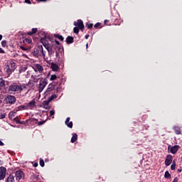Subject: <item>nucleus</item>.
I'll use <instances>...</instances> for the list:
<instances>
[{
    "label": "nucleus",
    "instance_id": "obj_1",
    "mask_svg": "<svg viewBox=\"0 0 182 182\" xmlns=\"http://www.w3.org/2000/svg\"><path fill=\"white\" fill-rule=\"evenodd\" d=\"M15 69H16V64L12 60L8 61L4 65V70L8 76H11L15 72Z\"/></svg>",
    "mask_w": 182,
    "mask_h": 182
},
{
    "label": "nucleus",
    "instance_id": "obj_2",
    "mask_svg": "<svg viewBox=\"0 0 182 182\" xmlns=\"http://www.w3.org/2000/svg\"><path fill=\"white\" fill-rule=\"evenodd\" d=\"M23 90V88H22V86L18 85L16 82H13L9 87V92H22Z\"/></svg>",
    "mask_w": 182,
    "mask_h": 182
},
{
    "label": "nucleus",
    "instance_id": "obj_3",
    "mask_svg": "<svg viewBox=\"0 0 182 182\" xmlns=\"http://www.w3.org/2000/svg\"><path fill=\"white\" fill-rule=\"evenodd\" d=\"M46 85H48V78H45L43 81L41 80L38 86V92L39 93H42L43 92V89L46 87Z\"/></svg>",
    "mask_w": 182,
    "mask_h": 182
},
{
    "label": "nucleus",
    "instance_id": "obj_4",
    "mask_svg": "<svg viewBox=\"0 0 182 182\" xmlns=\"http://www.w3.org/2000/svg\"><path fill=\"white\" fill-rule=\"evenodd\" d=\"M4 100L6 103L9 105H15V102H16V97H15L14 95H8Z\"/></svg>",
    "mask_w": 182,
    "mask_h": 182
},
{
    "label": "nucleus",
    "instance_id": "obj_5",
    "mask_svg": "<svg viewBox=\"0 0 182 182\" xmlns=\"http://www.w3.org/2000/svg\"><path fill=\"white\" fill-rule=\"evenodd\" d=\"M74 26L79 28L80 31H82V32H83L85 29V24L83 23V21H82L81 19H78L77 20V21H75Z\"/></svg>",
    "mask_w": 182,
    "mask_h": 182
},
{
    "label": "nucleus",
    "instance_id": "obj_6",
    "mask_svg": "<svg viewBox=\"0 0 182 182\" xmlns=\"http://www.w3.org/2000/svg\"><path fill=\"white\" fill-rule=\"evenodd\" d=\"M15 176L17 181L22 180V178H25V173L21 170L16 171Z\"/></svg>",
    "mask_w": 182,
    "mask_h": 182
},
{
    "label": "nucleus",
    "instance_id": "obj_7",
    "mask_svg": "<svg viewBox=\"0 0 182 182\" xmlns=\"http://www.w3.org/2000/svg\"><path fill=\"white\" fill-rule=\"evenodd\" d=\"M6 177V168L1 166L0 167V181L5 180Z\"/></svg>",
    "mask_w": 182,
    "mask_h": 182
},
{
    "label": "nucleus",
    "instance_id": "obj_8",
    "mask_svg": "<svg viewBox=\"0 0 182 182\" xmlns=\"http://www.w3.org/2000/svg\"><path fill=\"white\" fill-rule=\"evenodd\" d=\"M36 51L41 56H43V58H45V56H46L45 51H43V47L42 46V45L38 46Z\"/></svg>",
    "mask_w": 182,
    "mask_h": 182
},
{
    "label": "nucleus",
    "instance_id": "obj_9",
    "mask_svg": "<svg viewBox=\"0 0 182 182\" xmlns=\"http://www.w3.org/2000/svg\"><path fill=\"white\" fill-rule=\"evenodd\" d=\"M178 149H180V146L178 145H174L173 146H168V150H170L171 153L172 154H176L177 151H178Z\"/></svg>",
    "mask_w": 182,
    "mask_h": 182
},
{
    "label": "nucleus",
    "instance_id": "obj_10",
    "mask_svg": "<svg viewBox=\"0 0 182 182\" xmlns=\"http://www.w3.org/2000/svg\"><path fill=\"white\" fill-rule=\"evenodd\" d=\"M173 163V156L171 155H167L166 159L165 160V165L166 166H170Z\"/></svg>",
    "mask_w": 182,
    "mask_h": 182
},
{
    "label": "nucleus",
    "instance_id": "obj_11",
    "mask_svg": "<svg viewBox=\"0 0 182 182\" xmlns=\"http://www.w3.org/2000/svg\"><path fill=\"white\" fill-rule=\"evenodd\" d=\"M46 49L48 50L50 58H52V56L55 55V50L52 48V46H49L48 47H46Z\"/></svg>",
    "mask_w": 182,
    "mask_h": 182
},
{
    "label": "nucleus",
    "instance_id": "obj_12",
    "mask_svg": "<svg viewBox=\"0 0 182 182\" xmlns=\"http://www.w3.org/2000/svg\"><path fill=\"white\" fill-rule=\"evenodd\" d=\"M23 43L27 46V45H29V46H32V38H24L23 40Z\"/></svg>",
    "mask_w": 182,
    "mask_h": 182
},
{
    "label": "nucleus",
    "instance_id": "obj_13",
    "mask_svg": "<svg viewBox=\"0 0 182 182\" xmlns=\"http://www.w3.org/2000/svg\"><path fill=\"white\" fill-rule=\"evenodd\" d=\"M36 102H35V100H31L30 102L27 104V109H30L32 110V109L35 108Z\"/></svg>",
    "mask_w": 182,
    "mask_h": 182
},
{
    "label": "nucleus",
    "instance_id": "obj_14",
    "mask_svg": "<svg viewBox=\"0 0 182 182\" xmlns=\"http://www.w3.org/2000/svg\"><path fill=\"white\" fill-rule=\"evenodd\" d=\"M65 123L66 126L69 127V129H72V127H73V122H70V117H67Z\"/></svg>",
    "mask_w": 182,
    "mask_h": 182
},
{
    "label": "nucleus",
    "instance_id": "obj_15",
    "mask_svg": "<svg viewBox=\"0 0 182 182\" xmlns=\"http://www.w3.org/2000/svg\"><path fill=\"white\" fill-rule=\"evenodd\" d=\"M41 42L42 43L44 48H48V46H50V45H49V41H48V40L45 38H41Z\"/></svg>",
    "mask_w": 182,
    "mask_h": 182
},
{
    "label": "nucleus",
    "instance_id": "obj_16",
    "mask_svg": "<svg viewBox=\"0 0 182 182\" xmlns=\"http://www.w3.org/2000/svg\"><path fill=\"white\" fill-rule=\"evenodd\" d=\"M52 90H55V85L53 83H50L45 93L48 94L49 92H52Z\"/></svg>",
    "mask_w": 182,
    "mask_h": 182
},
{
    "label": "nucleus",
    "instance_id": "obj_17",
    "mask_svg": "<svg viewBox=\"0 0 182 182\" xmlns=\"http://www.w3.org/2000/svg\"><path fill=\"white\" fill-rule=\"evenodd\" d=\"M26 123L27 124H32V123H35V124H38V119H35V118H31L29 119H27L26 121Z\"/></svg>",
    "mask_w": 182,
    "mask_h": 182
},
{
    "label": "nucleus",
    "instance_id": "obj_18",
    "mask_svg": "<svg viewBox=\"0 0 182 182\" xmlns=\"http://www.w3.org/2000/svg\"><path fill=\"white\" fill-rule=\"evenodd\" d=\"M67 45H70V43H73V42H75V38L70 36H68L66 38V41H65Z\"/></svg>",
    "mask_w": 182,
    "mask_h": 182
},
{
    "label": "nucleus",
    "instance_id": "obj_19",
    "mask_svg": "<svg viewBox=\"0 0 182 182\" xmlns=\"http://www.w3.org/2000/svg\"><path fill=\"white\" fill-rule=\"evenodd\" d=\"M51 69L53 72H58L59 70V65L55 63H51Z\"/></svg>",
    "mask_w": 182,
    "mask_h": 182
},
{
    "label": "nucleus",
    "instance_id": "obj_20",
    "mask_svg": "<svg viewBox=\"0 0 182 182\" xmlns=\"http://www.w3.org/2000/svg\"><path fill=\"white\" fill-rule=\"evenodd\" d=\"M20 48L21 50H24L25 52H28V50L32 49V46H21Z\"/></svg>",
    "mask_w": 182,
    "mask_h": 182
},
{
    "label": "nucleus",
    "instance_id": "obj_21",
    "mask_svg": "<svg viewBox=\"0 0 182 182\" xmlns=\"http://www.w3.org/2000/svg\"><path fill=\"white\" fill-rule=\"evenodd\" d=\"M6 182H15V176H14V175H12V174H10L7 177Z\"/></svg>",
    "mask_w": 182,
    "mask_h": 182
},
{
    "label": "nucleus",
    "instance_id": "obj_22",
    "mask_svg": "<svg viewBox=\"0 0 182 182\" xmlns=\"http://www.w3.org/2000/svg\"><path fill=\"white\" fill-rule=\"evenodd\" d=\"M34 68L36 69L38 72H43V67L41 64H36Z\"/></svg>",
    "mask_w": 182,
    "mask_h": 182
},
{
    "label": "nucleus",
    "instance_id": "obj_23",
    "mask_svg": "<svg viewBox=\"0 0 182 182\" xmlns=\"http://www.w3.org/2000/svg\"><path fill=\"white\" fill-rule=\"evenodd\" d=\"M173 129L174 130L176 134H181V129H180L179 127L175 126L173 127Z\"/></svg>",
    "mask_w": 182,
    "mask_h": 182
},
{
    "label": "nucleus",
    "instance_id": "obj_24",
    "mask_svg": "<svg viewBox=\"0 0 182 182\" xmlns=\"http://www.w3.org/2000/svg\"><path fill=\"white\" fill-rule=\"evenodd\" d=\"M49 103H50V101L49 100H47L43 102V106L44 109H48V106H49Z\"/></svg>",
    "mask_w": 182,
    "mask_h": 182
},
{
    "label": "nucleus",
    "instance_id": "obj_25",
    "mask_svg": "<svg viewBox=\"0 0 182 182\" xmlns=\"http://www.w3.org/2000/svg\"><path fill=\"white\" fill-rule=\"evenodd\" d=\"M77 140V134H73V136L71 138V143H75Z\"/></svg>",
    "mask_w": 182,
    "mask_h": 182
},
{
    "label": "nucleus",
    "instance_id": "obj_26",
    "mask_svg": "<svg viewBox=\"0 0 182 182\" xmlns=\"http://www.w3.org/2000/svg\"><path fill=\"white\" fill-rule=\"evenodd\" d=\"M2 87H5V80L4 78L0 77V90Z\"/></svg>",
    "mask_w": 182,
    "mask_h": 182
},
{
    "label": "nucleus",
    "instance_id": "obj_27",
    "mask_svg": "<svg viewBox=\"0 0 182 182\" xmlns=\"http://www.w3.org/2000/svg\"><path fill=\"white\" fill-rule=\"evenodd\" d=\"M38 32V28H32L31 31H29L27 33V35H29L30 36L33 35L34 33H36Z\"/></svg>",
    "mask_w": 182,
    "mask_h": 182
},
{
    "label": "nucleus",
    "instance_id": "obj_28",
    "mask_svg": "<svg viewBox=\"0 0 182 182\" xmlns=\"http://www.w3.org/2000/svg\"><path fill=\"white\" fill-rule=\"evenodd\" d=\"M16 114V112H14V111L10 112L9 114V119H10L11 120H12V119H13L14 117H15Z\"/></svg>",
    "mask_w": 182,
    "mask_h": 182
},
{
    "label": "nucleus",
    "instance_id": "obj_29",
    "mask_svg": "<svg viewBox=\"0 0 182 182\" xmlns=\"http://www.w3.org/2000/svg\"><path fill=\"white\" fill-rule=\"evenodd\" d=\"M31 78L34 83H38V82H39V79L36 77V75H32Z\"/></svg>",
    "mask_w": 182,
    "mask_h": 182
},
{
    "label": "nucleus",
    "instance_id": "obj_30",
    "mask_svg": "<svg viewBox=\"0 0 182 182\" xmlns=\"http://www.w3.org/2000/svg\"><path fill=\"white\" fill-rule=\"evenodd\" d=\"M26 109H28V107L27 106H26V105H20L17 108V112L19 111V110H26Z\"/></svg>",
    "mask_w": 182,
    "mask_h": 182
},
{
    "label": "nucleus",
    "instance_id": "obj_31",
    "mask_svg": "<svg viewBox=\"0 0 182 182\" xmlns=\"http://www.w3.org/2000/svg\"><path fill=\"white\" fill-rule=\"evenodd\" d=\"M27 86L30 87H35V83L33 82L32 80H30L29 82L27 83Z\"/></svg>",
    "mask_w": 182,
    "mask_h": 182
},
{
    "label": "nucleus",
    "instance_id": "obj_32",
    "mask_svg": "<svg viewBox=\"0 0 182 182\" xmlns=\"http://www.w3.org/2000/svg\"><path fill=\"white\" fill-rule=\"evenodd\" d=\"M55 38H57L58 39H59L61 41H63V36H62L60 34H54Z\"/></svg>",
    "mask_w": 182,
    "mask_h": 182
},
{
    "label": "nucleus",
    "instance_id": "obj_33",
    "mask_svg": "<svg viewBox=\"0 0 182 182\" xmlns=\"http://www.w3.org/2000/svg\"><path fill=\"white\" fill-rule=\"evenodd\" d=\"M165 178H171V175L170 174V172L168 171H166L164 174Z\"/></svg>",
    "mask_w": 182,
    "mask_h": 182
},
{
    "label": "nucleus",
    "instance_id": "obj_34",
    "mask_svg": "<svg viewBox=\"0 0 182 182\" xmlns=\"http://www.w3.org/2000/svg\"><path fill=\"white\" fill-rule=\"evenodd\" d=\"M171 170H176V159H174L172 162V164L171 166Z\"/></svg>",
    "mask_w": 182,
    "mask_h": 182
},
{
    "label": "nucleus",
    "instance_id": "obj_35",
    "mask_svg": "<svg viewBox=\"0 0 182 182\" xmlns=\"http://www.w3.org/2000/svg\"><path fill=\"white\" fill-rule=\"evenodd\" d=\"M86 28H87V29H92V28H93V24L88 22L86 23Z\"/></svg>",
    "mask_w": 182,
    "mask_h": 182
},
{
    "label": "nucleus",
    "instance_id": "obj_36",
    "mask_svg": "<svg viewBox=\"0 0 182 182\" xmlns=\"http://www.w3.org/2000/svg\"><path fill=\"white\" fill-rule=\"evenodd\" d=\"M56 97H58V95L53 94V95H52L48 98V100H49L50 102H52V100H53V99H56Z\"/></svg>",
    "mask_w": 182,
    "mask_h": 182
},
{
    "label": "nucleus",
    "instance_id": "obj_37",
    "mask_svg": "<svg viewBox=\"0 0 182 182\" xmlns=\"http://www.w3.org/2000/svg\"><path fill=\"white\" fill-rule=\"evenodd\" d=\"M80 28H79V27H74V28H73V32H74V33H76V34H77V33H79V30H80Z\"/></svg>",
    "mask_w": 182,
    "mask_h": 182
},
{
    "label": "nucleus",
    "instance_id": "obj_38",
    "mask_svg": "<svg viewBox=\"0 0 182 182\" xmlns=\"http://www.w3.org/2000/svg\"><path fill=\"white\" fill-rule=\"evenodd\" d=\"M40 166L41 167H45V161H43V159H40Z\"/></svg>",
    "mask_w": 182,
    "mask_h": 182
},
{
    "label": "nucleus",
    "instance_id": "obj_39",
    "mask_svg": "<svg viewBox=\"0 0 182 182\" xmlns=\"http://www.w3.org/2000/svg\"><path fill=\"white\" fill-rule=\"evenodd\" d=\"M56 79H58V76H56V75H52L50 76V80H56Z\"/></svg>",
    "mask_w": 182,
    "mask_h": 182
},
{
    "label": "nucleus",
    "instance_id": "obj_40",
    "mask_svg": "<svg viewBox=\"0 0 182 182\" xmlns=\"http://www.w3.org/2000/svg\"><path fill=\"white\" fill-rule=\"evenodd\" d=\"M33 56H35V58H39V56H41V55L38 53H37L36 50L33 51Z\"/></svg>",
    "mask_w": 182,
    "mask_h": 182
},
{
    "label": "nucleus",
    "instance_id": "obj_41",
    "mask_svg": "<svg viewBox=\"0 0 182 182\" xmlns=\"http://www.w3.org/2000/svg\"><path fill=\"white\" fill-rule=\"evenodd\" d=\"M13 122H15L16 124H18V122H20L19 120V117H16L13 119Z\"/></svg>",
    "mask_w": 182,
    "mask_h": 182
},
{
    "label": "nucleus",
    "instance_id": "obj_42",
    "mask_svg": "<svg viewBox=\"0 0 182 182\" xmlns=\"http://www.w3.org/2000/svg\"><path fill=\"white\" fill-rule=\"evenodd\" d=\"M1 46H3V48H6L7 45H6V41H1Z\"/></svg>",
    "mask_w": 182,
    "mask_h": 182
},
{
    "label": "nucleus",
    "instance_id": "obj_43",
    "mask_svg": "<svg viewBox=\"0 0 182 182\" xmlns=\"http://www.w3.org/2000/svg\"><path fill=\"white\" fill-rule=\"evenodd\" d=\"M45 123H46V120L41 121V122H38V126H42V124H45Z\"/></svg>",
    "mask_w": 182,
    "mask_h": 182
},
{
    "label": "nucleus",
    "instance_id": "obj_44",
    "mask_svg": "<svg viewBox=\"0 0 182 182\" xmlns=\"http://www.w3.org/2000/svg\"><path fill=\"white\" fill-rule=\"evenodd\" d=\"M100 26H102V23H97L94 26L95 28H100Z\"/></svg>",
    "mask_w": 182,
    "mask_h": 182
},
{
    "label": "nucleus",
    "instance_id": "obj_45",
    "mask_svg": "<svg viewBox=\"0 0 182 182\" xmlns=\"http://www.w3.org/2000/svg\"><path fill=\"white\" fill-rule=\"evenodd\" d=\"M26 67H23V68H21V69L20 70V72H26Z\"/></svg>",
    "mask_w": 182,
    "mask_h": 182
},
{
    "label": "nucleus",
    "instance_id": "obj_46",
    "mask_svg": "<svg viewBox=\"0 0 182 182\" xmlns=\"http://www.w3.org/2000/svg\"><path fill=\"white\" fill-rule=\"evenodd\" d=\"M53 114H55V110H51L50 111V116H53Z\"/></svg>",
    "mask_w": 182,
    "mask_h": 182
},
{
    "label": "nucleus",
    "instance_id": "obj_47",
    "mask_svg": "<svg viewBox=\"0 0 182 182\" xmlns=\"http://www.w3.org/2000/svg\"><path fill=\"white\" fill-rule=\"evenodd\" d=\"M25 3H26V4H28V5H31V4H32V3L31 2V0H25Z\"/></svg>",
    "mask_w": 182,
    "mask_h": 182
},
{
    "label": "nucleus",
    "instance_id": "obj_48",
    "mask_svg": "<svg viewBox=\"0 0 182 182\" xmlns=\"http://www.w3.org/2000/svg\"><path fill=\"white\" fill-rule=\"evenodd\" d=\"M172 182H178V177L174 178Z\"/></svg>",
    "mask_w": 182,
    "mask_h": 182
},
{
    "label": "nucleus",
    "instance_id": "obj_49",
    "mask_svg": "<svg viewBox=\"0 0 182 182\" xmlns=\"http://www.w3.org/2000/svg\"><path fill=\"white\" fill-rule=\"evenodd\" d=\"M0 53H5V50L2 48H0Z\"/></svg>",
    "mask_w": 182,
    "mask_h": 182
},
{
    "label": "nucleus",
    "instance_id": "obj_50",
    "mask_svg": "<svg viewBox=\"0 0 182 182\" xmlns=\"http://www.w3.org/2000/svg\"><path fill=\"white\" fill-rule=\"evenodd\" d=\"M0 119H5V114H0Z\"/></svg>",
    "mask_w": 182,
    "mask_h": 182
},
{
    "label": "nucleus",
    "instance_id": "obj_51",
    "mask_svg": "<svg viewBox=\"0 0 182 182\" xmlns=\"http://www.w3.org/2000/svg\"><path fill=\"white\" fill-rule=\"evenodd\" d=\"M18 124H25V121H19Z\"/></svg>",
    "mask_w": 182,
    "mask_h": 182
},
{
    "label": "nucleus",
    "instance_id": "obj_52",
    "mask_svg": "<svg viewBox=\"0 0 182 182\" xmlns=\"http://www.w3.org/2000/svg\"><path fill=\"white\" fill-rule=\"evenodd\" d=\"M5 86H9V81H5Z\"/></svg>",
    "mask_w": 182,
    "mask_h": 182
},
{
    "label": "nucleus",
    "instance_id": "obj_53",
    "mask_svg": "<svg viewBox=\"0 0 182 182\" xmlns=\"http://www.w3.org/2000/svg\"><path fill=\"white\" fill-rule=\"evenodd\" d=\"M56 58H59V52L55 51Z\"/></svg>",
    "mask_w": 182,
    "mask_h": 182
},
{
    "label": "nucleus",
    "instance_id": "obj_54",
    "mask_svg": "<svg viewBox=\"0 0 182 182\" xmlns=\"http://www.w3.org/2000/svg\"><path fill=\"white\" fill-rule=\"evenodd\" d=\"M38 1V2H46V0H36Z\"/></svg>",
    "mask_w": 182,
    "mask_h": 182
},
{
    "label": "nucleus",
    "instance_id": "obj_55",
    "mask_svg": "<svg viewBox=\"0 0 182 182\" xmlns=\"http://www.w3.org/2000/svg\"><path fill=\"white\" fill-rule=\"evenodd\" d=\"M33 167H38V163H36V162L34 163V164H33Z\"/></svg>",
    "mask_w": 182,
    "mask_h": 182
},
{
    "label": "nucleus",
    "instance_id": "obj_56",
    "mask_svg": "<svg viewBox=\"0 0 182 182\" xmlns=\"http://www.w3.org/2000/svg\"><path fill=\"white\" fill-rule=\"evenodd\" d=\"M5 144H4V142H2V141L0 140V146H4Z\"/></svg>",
    "mask_w": 182,
    "mask_h": 182
},
{
    "label": "nucleus",
    "instance_id": "obj_57",
    "mask_svg": "<svg viewBox=\"0 0 182 182\" xmlns=\"http://www.w3.org/2000/svg\"><path fill=\"white\" fill-rule=\"evenodd\" d=\"M21 86L23 90V89H26V86H25V85H21Z\"/></svg>",
    "mask_w": 182,
    "mask_h": 182
},
{
    "label": "nucleus",
    "instance_id": "obj_58",
    "mask_svg": "<svg viewBox=\"0 0 182 182\" xmlns=\"http://www.w3.org/2000/svg\"><path fill=\"white\" fill-rule=\"evenodd\" d=\"M89 36H90L89 34H87L86 36H85V39H89Z\"/></svg>",
    "mask_w": 182,
    "mask_h": 182
},
{
    "label": "nucleus",
    "instance_id": "obj_59",
    "mask_svg": "<svg viewBox=\"0 0 182 182\" xmlns=\"http://www.w3.org/2000/svg\"><path fill=\"white\" fill-rule=\"evenodd\" d=\"M55 42L56 45H60L59 41H58L57 40H55Z\"/></svg>",
    "mask_w": 182,
    "mask_h": 182
},
{
    "label": "nucleus",
    "instance_id": "obj_60",
    "mask_svg": "<svg viewBox=\"0 0 182 182\" xmlns=\"http://www.w3.org/2000/svg\"><path fill=\"white\" fill-rule=\"evenodd\" d=\"M178 173H181V171H182L181 167H180V168L178 169Z\"/></svg>",
    "mask_w": 182,
    "mask_h": 182
},
{
    "label": "nucleus",
    "instance_id": "obj_61",
    "mask_svg": "<svg viewBox=\"0 0 182 182\" xmlns=\"http://www.w3.org/2000/svg\"><path fill=\"white\" fill-rule=\"evenodd\" d=\"M4 162L1 160H0V166H2Z\"/></svg>",
    "mask_w": 182,
    "mask_h": 182
},
{
    "label": "nucleus",
    "instance_id": "obj_62",
    "mask_svg": "<svg viewBox=\"0 0 182 182\" xmlns=\"http://www.w3.org/2000/svg\"><path fill=\"white\" fill-rule=\"evenodd\" d=\"M2 38H3L2 35L0 34V41H2Z\"/></svg>",
    "mask_w": 182,
    "mask_h": 182
},
{
    "label": "nucleus",
    "instance_id": "obj_63",
    "mask_svg": "<svg viewBox=\"0 0 182 182\" xmlns=\"http://www.w3.org/2000/svg\"><path fill=\"white\" fill-rule=\"evenodd\" d=\"M107 22H109V21H108V20H105V25H106V23H107Z\"/></svg>",
    "mask_w": 182,
    "mask_h": 182
},
{
    "label": "nucleus",
    "instance_id": "obj_64",
    "mask_svg": "<svg viewBox=\"0 0 182 182\" xmlns=\"http://www.w3.org/2000/svg\"><path fill=\"white\" fill-rule=\"evenodd\" d=\"M87 46H88V44L87 43V44H86V47L87 48Z\"/></svg>",
    "mask_w": 182,
    "mask_h": 182
}]
</instances>
